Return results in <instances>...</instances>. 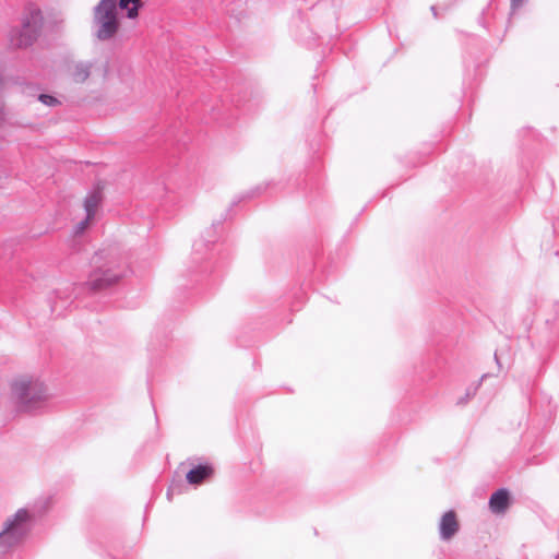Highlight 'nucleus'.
<instances>
[{
	"mask_svg": "<svg viewBox=\"0 0 559 559\" xmlns=\"http://www.w3.org/2000/svg\"><path fill=\"white\" fill-rule=\"evenodd\" d=\"M460 524L454 511L445 512L439 523V533L442 540H450L459 532Z\"/></svg>",
	"mask_w": 559,
	"mask_h": 559,
	"instance_id": "nucleus-6",
	"label": "nucleus"
},
{
	"mask_svg": "<svg viewBox=\"0 0 559 559\" xmlns=\"http://www.w3.org/2000/svg\"><path fill=\"white\" fill-rule=\"evenodd\" d=\"M28 520L26 510H19L12 519L5 522L4 530L0 533V544L3 546H11L17 542L22 535V525Z\"/></svg>",
	"mask_w": 559,
	"mask_h": 559,
	"instance_id": "nucleus-4",
	"label": "nucleus"
},
{
	"mask_svg": "<svg viewBox=\"0 0 559 559\" xmlns=\"http://www.w3.org/2000/svg\"><path fill=\"white\" fill-rule=\"evenodd\" d=\"M213 468L209 465H199L187 473V480L191 485H199L211 477Z\"/></svg>",
	"mask_w": 559,
	"mask_h": 559,
	"instance_id": "nucleus-9",
	"label": "nucleus"
},
{
	"mask_svg": "<svg viewBox=\"0 0 559 559\" xmlns=\"http://www.w3.org/2000/svg\"><path fill=\"white\" fill-rule=\"evenodd\" d=\"M39 100L44 105H47V106H50V107H55V106L60 104V102L56 97H53L51 95H46V94L39 95Z\"/></svg>",
	"mask_w": 559,
	"mask_h": 559,
	"instance_id": "nucleus-11",
	"label": "nucleus"
},
{
	"mask_svg": "<svg viewBox=\"0 0 559 559\" xmlns=\"http://www.w3.org/2000/svg\"><path fill=\"white\" fill-rule=\"evenodd\" d=\"M510 506V495L507 489L495 491L489 499V509L495 514H503Z\"/></svg>",
	"mask_w": 559,
	"mask_h": 559,
	"instance_id": "nucleus-8",
	"label": "nucleus"
},
{
	"mask_svg": "<svg viewBox=\"0 0 559 559\" xmlns=\"http://www.w3.org/2000/svg\"><path fill=\"white\" fill-rule=\"evenodd\" d=\"M31 17L32 20H27L25 23H24V28H25V32H26V36H21L17 41H16V45L22 47V46H27L32 43L33 38H34V35L37 31V28L39 27L40 23H41V20H43V16H41V12L37 9H34L32 12H31Z\"/></svg>",
	"mask_w": 559,
	"mask_h": 559,
	"instance_id": "nucleus-7",
	"label": "nucleus"
},
{
	"mask_svg": "<svg viewBox=\"0 0 559 559\" xmlns=\"http://www.w3.org/2000/svg\"><path fill=\"white\" fill-rule=\"evenodd\" d=\"M140 0H120L119 7L121 10H127L128 17H135L138 15Z\"/></svg>",
	"mask_w": 559,
	"mask_h": 559,
	"instance_id": "nucleus-10",
	"label": "nucleus"
},
{
	"mask_svg": "<svg viewBox=\"0 0 559 559\" xmlns=\"http://www.w3.org/2000/svg\"><path fill=\"white\" fill-rule=\"evenodd\" d=\"M126 275V272H117L112 262H106L94 270L86 282L90 289L98 292L117 285Z\"/></svg>",
	"mask_w": 559,
	"mask_h": 559,
	"instance_id": "nucleus-3",
	"label": "nucleus"
},
{
	"mask_svg": "<svg viewBox=\"0 0 559 559\" xmlns=\"http://www.w3.org/2000/svg\"><path fill=\"white\" fill-rule=\"evenodd\" d=\"M522 2H523V0H512V7H513V8H514V7H519V5H521V4H522Z\"/></svg>",
	"mask_w": 559,
	"mask_h": 559,
	"instance_id": "nucleus-13",
	"label": "nucleus"
},
{
	"mask_svg": "<svg viewBox=\"0 0 559 559\" xmlns=\"http://www.w3.org/2000/svg\"><path fill=\"white\" fill-rule=\"evenodd\" d=\"M103 201L102 189L97 188L86 195L84 200V210L86 216L83 222L78 224V231H83L94 219L95 213Z\"/></svg>",
	"mask_w": 559,
	"mask_h": 559,
	"instance_id": "nucleus-5",
	"label": "nucleus"
},
{
	"mask_svg": "<svg viewBox=\"0 0 559 559\" xmlns=\"http://www.w3.org/2000/svg\"><path fill=\"white\" fill-rule=\"evenodd\" d=\"M94 22L99 40L112 38L119 28L116 0H100L95 9Z\"/></svg>",
	"mask_w": 559,
	"mask_h": 559,
	"instance_id": "nucleus-2",
	"label": "nucleus"
},
{
	"mask_svg": "<svg viewBox=\"0 0 559 559\" xmlns=\"http://www.w3.org/2000/svg\"><path fill=\"white\" fill-rule=\"evenodd\" d=\"M13 394L20 409L25 412L39 406L49 396L43 382L26 377L13 383Z\"/></svg>",
	"mask_w": 559,
	"mask_h": 559,
	"instance_id": "nucleus-1",
	"label": "nucleus"
},
{
	"mask_svg": "<svg viewBox=\"0 0 559 559\" xmlns=\"http://www.w3.org/2000/svg\"><path fill=\"white\" fill-rule=\"evenodd\" d=\"M86 76H87V73H85V72L84 73H79L76 80L78 81H83V80H85Z\"/></svg>",
	"mask_w": 559,
	"mask_h": 559,
	"instance_id": "nucleus-12",
	"label": "nucleus"
}]
</instances>
